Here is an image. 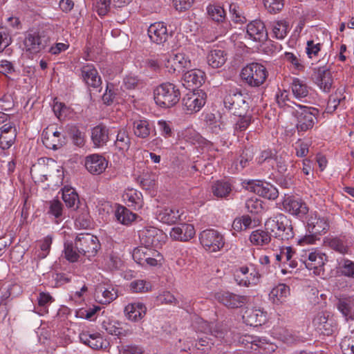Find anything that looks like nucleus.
<instances>
[{"instance_id":"1","label":"nucleus","mask_w":354,"mask_h":354,"mask_svg":"<svg viewBox=\"0 0 354 354\" xmlns=\"http://www.w3.org/2000/svg\"><path fill=\"white\" fill-rule=\"evenodd\" d=\"M265 228L270 231L274 238L282 241L287 242L295 236L292 221L283 214L268 218Z\"/></svg>"},{"instance_id":"2","label":"nucleus","mask_w":354,"mask_h":354,"mask_svg":"<svg viewBox=\"0 0 354 354\" xmlns=\"http://www.w3.org/2000/svg\"><path fill=\"white\" fill-rule=\"evenodd\" d=\"M153 98L157 106L162 109H169L177 104L180 99L179 88L170 82H165L153 90Z\"/></svg>"},{"instance_id":"3","label":"nucleus","mask_w":354,"mask_h":354,"mask_svg":"<svg viewBox=\"0 0 354 354\" xmlns=\"http://www.w3.org/2000/svg\"><path fill=\"white\" fill-rule=\"evenodd\" d=\"M248 97L237 88L230 89L224 97L223 103L233 115L243 116L249 110Z\"/></svg>"},{"instance_id":"4","label":"nucleus","mask_w":354,"mask_h":354,"mask_svg":"<svg viewBox=\"0 0 354 354\" xmlns=\"http://www.w3.org/2000/svg\"><path fill=\"white\" fill-rule=\"evenodd\" d=\"M268 72L266 68L259 63L253 62L243 67L241 72L242 80L252 87H259L266 80Z\"/></svg>"},{"instance_id":"5","label":"nucleus","mask_w":354,"mask_h":354,"mask_svg":"<svg viewBox=\"0 0 354 354\" xmlns=\"http://www.w3.org/2000/svg\"><path fill=\"white\" fill-rule=\"evenodd\" d=\"M326 259V255L319 250H302L299 254V268L304 266L307 269L313 270L315 274L319 275L324 272L323 267Z\"/></svg>"},{"instance_id":"6","label":"nucleus","mask_w":354,"mask_h":354,"mask_svg":"<svg viewBox=\"0 0 354 354\" xmlns=\"http://www.w3.org/2000/svg\"><path fill=\"white\" fill-rule=\"evenodd\" d=\"M49 41L48 30L43 28L32 29L26 34L24 46L27 51L35 54L44 50Z\"/></svg>"},{"instance_id":"7","label":"nucleus","mask_w":354,"mask_h":354,"mask_svg":"<svg viewBox=\"0 0 354 354\" xmlns=\"http://www.w3.org/2000/svg\"><path fill=\"white\" fill-rule=\"evenodd\" d=\"M75 244L78 252L88 259L94 257L100 248L97 237L91 234H78L75 238Z\"/></svg>"},{"instance_id":"8","label":"nucleus","mask_w":354,"mask_h":354,"mask_svg":"<svg viewBox=\"0 0 354 354\" xmlns=\"http://www.w3.org/2000/svg\"><path fill=\"white\" fill-rule=\"evenodd\" d=\"M307 230L310 234L306 236L300 242L306 243H313L319 239L317 236L326 234L329 230V223L326 218L317 216V215L310 216L307 222Z\"/></svg>"},{"instance_id":"9","label":"nucleus","mask_w":354,"mask_h":354,"mask_svg":"<svg viewBox=\"0 0 354 354\" xmlns=\"http://www.w3.org/2000/svg\"><path fill=\"white\" fill-rule=\"evenodd\" d=\"M299 110L296 112V128L299 134H301V133L306 132L313 127L319 111L313 107L301 105H299Z\"/></svg>"},{"instance_id":"10","label":"nucleus","mask_w":354,"mask_h":354,"mask_svg":"<svg viewBox=\"0 0 354 354\" xmlns=\"http://www.w3.org/2000/svg\"><path fill=\"white\" fill-rule=\"evenodd\" d=\"M139 237L142 245L147 248H160L165 242L166 234L154 227H146L140 231Z\"/></svg>"},{"instance_id":"11","label":"nucleus","mask_w":354,"mask_h":354,"mask_svg":"<svg viewBox=\"0 0 354 354\" xmlns=\"http://www.w3.org/2000/svg\"><path fill=\"white\" fill-rule=\"evenodd\" d=\"M199 240L203 248L211 252L220 250L224 245L223 235L213 229L205 230L201 232Z\"/></svg>"},{"instance_id":"12","label":"nucleus","mask_w":354,"mask_h":354,"mask_svg":"<svg viewBox=\"0 0 354 354\" xmlns=\"http://www.w3.org/2000/svg\"><path fill=\"white\" fill-rule=\"evenodd\" d=\"M313 325L319 333L327 336L333 335L337 329L336 322L327 311L318 313L313 319Z\"/></svg>"},{"instance_id":"13","label":"nucleus","mask_w":354,"mask_h":354,"mask_svg":"<svg viewBox=\"0 0 354 354\" xmlns=\"http://www.w3.org/2000/svg\"><path fill=\"white\" fill-rule=\"evenodd\" d=\"M260 274L253 266H242L234 272V279L238 285L248 287L258 283Z\"/></svg>"},{"instance_id":"14","label":"nucleus","mask_w":354,"mask_h":354,"mask_svg":"<svg viewBox=\"0 0 354 354\" xmlns=\"http://www.w3.org/2000/svg\"><path fill=\"white\" fill-rule=\"evenodd\" d=\"M206 102V93L189 91L182 99L183 109L187 114L199 111Z\"/></svg>"},{"instance_id":"15","label":"nucleus","mask_w":354,"mask_h":354,"mask_svg":"<svg viewBox=\"0 0 354 354\" xmlns=\"http://www.w3.org/2000/svg\"><path fill=\"white\" fill-rule=\"evenodd\" d=\"M324 243L326 246L341 254H348L353 245L351 237L345 234L326 237Z\"/></svg>"},{"instance_id":"16","label":"nucleus","mask_w":354,"mask_h":354,"mask_svg":"<svg viewBox=\"0 0 354 354\" xmlns=\"http://www.w3.org/2000/svg\"><path fill=\"white\" fill-rule=\"evenodd\" d=\"M313 71V80L315 84L322 91L329 93L334 83L330 70L326 66H323L315 68Z\"/></svg>"},{"instance_id":"17","label":"nucleus","mask_w":354,"mask_h":354,"mask_svg":"<svg viewBox=\"0 0 354 354\" xmlns=\"http://www.w3.org/2000/svg\"><path fill=\"white\" fill-rule=\"evenodd\" d=\"M215 299L228 308H241L249 300L248 296L237 295L229 291L217 292L215 295Z\"/></svg>"},{"instance_id":"18","label":"nucleus","mask_w":354,"mask_h":354,"mask_svg":"<svg viewBox=\"0 0 354 354\" xmlns=\"http://www.w3.org/2000/svg\"><path fill=\"white\" fill-rule=\"evenodd\" d=\"M95 300L101 304H108L118 297L117 287L104 284H98L94 294Z\"/></svg>"},{"instance_id":"19","label":"nucleus","mask_w":354,"mask_h":354,"mask_svg":"<svg viewBox=\"0 0 354 354\" xmlns=\"http://www.w3.org/2000/svg\"><path fill=\"white\" fill-rule=\"evenodd\" d=\"M150 41L156 44H163L169 37L166 24L162 21L151 24L147 30Z\"/></svg>"},{"instance_id":"20","label":"nucleus","mask_w":354,"mask_h":354,"mask_svg":"<svg viewBox=\"0 0 354 354\" xmlns=\"http://www.w3.org/2000/svg\"><path fill=\"white\" fill-rule=\"evenodd\" d=\"M283 208L288 213L299 218L304 217L308 212L306 204L299 198L289 196L283 202Z\"/></svg>"},{"instance_id":"21","label":"nucleus","mask_w":354,"mask_h":354,"mask_svg":"<svg viewBox=\"0 0 354 354\" xmlns=\"http://www.w3.org/2000/svg\"><path fill=\"white\" fill-rule=\"evenodd\" d=\"M108 166L106 158L99 154H92L86 157L85 167L87 171L93 175H98L105 171Z\"/></svg>"},{"instance_id":"22","label":"nucleus","mask_w":354,"mask_h":354,"mask_svg":"<svg viewBox=\"0 0 354 354\" xmlns=\"http://www.w3.org/2000/svg\"><path fill=\"white\" fill-rule=\"evenodd\" d=\"M242 342L245 344H250L251 349L258 351L259 353L261 354L272 353L277 348L274 344L268 342L265 339L250 335H245Z\"/></svg>"},{"instance_id":"23","label":"nucleus","mask_w":354,"mask_h":354,"mask_svg":"<svg viewBox=\"0 0 354 354\" xmlns=\"http://www.w3.org/2000/svg\"><path fill=\"white\" fill-rule=\"evenodd\" d=\"M81 77L85 84L94 88L102 84V80L97 71L93 64H84L81 68Z\"/></svg>"},{"instance_id":"24","label":"nucleus","mask_w":354,"mask_h":354,"mask_svg":"<svg viewBox=\"0 0 354 354\" xmlns=\"http://www.w3.org/2000/svg\"><path fill=\"white\" fill-rule=\"evenodd\" d=\"M243 320L250 326H261L267 321V312L261 308H248L243 315Z\"/></svg>"},{"instance_id":"25","label":"nucleus","mask_w":354,"mask_h":354,"mask_svg":"<svg viewBox=\"0 0 354 354\" xmlns=\"http://www.w3.org/2000/svg\"><path fill=\"white\" fill-rule=\"evenodd\" d=\"M17 138V129L13 123H7L0 128V148L8 149Z\"/></svg>"},{"instance_id":"26","label":"nucleus","mask_w":354,"mask_h":354,"mask_svg":"<svg viewBox=\"0 0 354 354\" xmlns=\"http://www.w3.org/2000/svg\"><path fill=\"white\" fill-rule=\"evenodd\" d=\"M79 337L81 342L89 346L92 349L99 350L104 347L106 348V346L104 345L106 341L103 339L100 333L83 331L80 334Z\"/></svg>"},{"instance_id":"27","label":"nucleus","mask_w":354,"mask_h":354,"mask_svg":"<svg viewBox=\"0 0 354 354\" xmlns=\"http://www.w3.org/2000/svg\"><path fill=\"white\" fill-rule=\"evenodd\" d=\"M247 34L255 41H263L268 38V32L265 24L261 20H254L247 26Z\"/></svg>"},{"instance_id":"28","label":"nucleus","mask_w":354,"mask_h":354,"mask_svg":"<svg viewBox=\"0 0 354 354\" xmlns=\"http://www.w3.org/2000/svg\"><path fill=\"white\" fill-rule=\"evenodd\" d=\"M204 73L198 69H191L183 75V84L191 90L201 86L204 82Z\"/></svg>"},{"instance_id":"29","label":"nucleus","mask_w":354,"mask_h":354,"mask_svg":"<svg viewBox=\"0 0 354 354\" xmlns=\"http://www.w3.org/2000/svg\"><path fill=\"white\" fill-rule=\"evenodd\" d=\"M197 330L205 334H209L211 336L218 338L220 340L224 339L227 334V330L219 324H209V322L201 319L198 322Z\"/></svg>"},{"instance_id":"30","label":"nucleus","mask_w":354,"mask_h":354,"mask_svg":"<svg viewBox=\"0 0 354 354\" xmlns=\"http://www.w3.org/2000/svg\"><path fill=\"white\" fill-rule=\"evenodd\" d=\"M195 235V230L191 224H181L174 227L170 232V236L175 241H187Z\"/></svg>"},{"instance_id":"31","label":"nucleus","mask_w":354,"mask_h":354,"mask_svg":"<svg viewBox=\"0 0 354 354\" xmlns=\"http://www.w3.org/2000/svg\"><path fill=\"white\" fill-rule=\"evenodd\" d=\"M133 134L139 138H147L152 132L155 131L154 126L149 120L142 118L133 122Z\"/></svg>"},{"instance_id":"32","label":"nucleus","mask_w":354,"mask_h":354,"mask_svg":"<svg viewBox=\"0 0 354 354\" xmlns=\"http://www.w3.org/2000/svg\"><path fill=\"white\" fill-rule=\"evenodd\" d=\"M289 295V286L284 283H279L271 290L269 299L274 304L281 305L286 301Z\"/></svg>"},{"instance_id":"33","label":"nucleus","mask_w":354,"mask_h":354,"mask_svg":"<svg viewBox=\"0 0 354 354\" xmlns=\"http://www.w3.org/2000/svg\"><path fill=\"white\" fill-rule=\"evenodd\" d=\"M147 308L141 302L129 304L124 308V313L127 318L133 322H138L143 318L146 314Z\"/></svg>"},{"instance_id":"34","label":"nucleus","mask_w":354,"mask_h":354,"mask_svg":"<svg viewBox=\"0 0 354 354\" xmlns=\"http://www.w3.org/2000/svg\"><path fill=\"white\" fill-rule=\"evenodd\" d=\"M109 129L103 124L95 126L91 129V140L97 147H103L109 140Z\"/></svg>"},{"instance_id":"35","label":"nucleus","mask_w":354,"mask_h":354,"mask_svg":"<svg viewBox=\"0 0 354 354\" xmlns=\"http://www.w3.org/2000/svg\"><path fill=\"white\" fill-rule=\"evenodd\" d=\"M183 212L176 207H167L160 210L158 214L157 218L161 222L172 225L178 221H181Z\"/></svg>"},{"instance_id":"36","label":"nucleus","mask_w":354,"mask_h":354,"mask_svg":"<svg viewBox=\"0 0 354 354\" xmlns=\"http://www.w3.org/2000/svg\"><path fill=\"white\" fill-rule=\"evenodd\" d=\"M323 46L324 41L315 35L307 41L305 52L309 59H317L320 55Z\"/></svg>"},{"instance_id":"37","label":"nucleus","mask_w":354,"mask_h":354,"mask_svg":"<svg viewBox=\"0 0 354 354\" xmlns=\"http://www.w3.org/2000/svg\"><path fill=\"white\" fill-rule=\"evenodd\" d=\"M283 265L295 269L299 266V255H297L295 251L290 246H282L280 248Z\"/></svg>"},{"instance_id":"38","label":"nucleus","mask_w":354,"mask_h":354,"mask_svg":"<svg viewBox=\"0 0 354 354\" xmlns=\"http://www.w3.org/2000/svg\"><path fill=\"white\" fill-rule=\"evenodd\" d=\"M232 190V184L226 180L215 181L212 185L213 195L218 198H226Z\"/></svg>"},{"instance_id":"39","label":"nucleus","mask_w":354,"mask_h":354,"mask_svg":"<svg viewBox=\"0 0 354 354\" xmlns=\"http://www.w3.org/2000/svg\"><path fill=\"white\" fill-rule=\"evenodd\" d=\"M253 158L254 153L252 150L250 149L243 150L242 153L232 165V172L236 173L242 171L244 168L249 166Z\"/></svg>"},{"instance_id":"40","label":"nucleus","mask_w":354,"mask_h":354,"mask_svg":"<svg viewBox=\"0 0 354 354\" xmlns=\"http://www.w3.org/2000/svg\"><path fill=\"white\" fill-rule=\"evenodd\" d=\"M66 133L70 136L74 145L83 147L86 142L85 133L81 131L75 124H67L65 127Z\"/></svg>"},{"instance_id":"41","label":"nucleus","mask_w":354,"mask_h":354,"mask_svg":"<svg viewBox=\"0 0 354 354\" xmlns=\"http://www.w3.org/2000/svg\"><path fill=\"white\" fill-rule=\"evenodd\" d=\"M272 239V234L266 228L256 230L250 234V241L256 246H263L268 245Z\"/></svg>"},{"instance_id":"42","label":"nucleus","mask_w":354,"mask_h":354,"mask_svg":"<svg viewBox=\"0 0 354 354\" xmlns=\"http://www.w3.org/2000/svg\"><path fill=\"white\" fill-rule=\"evenodd\" d=\"M207 60L209 66L213 68H218L225 63L227 54L223 50L213 49L207 55Z\"/></svg>"},{"instance_id":"43","label":"nucleus","mask_w":354,"mask_h":354,"mask_svg":"<svg viewBox=\"0 0 354 354\" xmlns=\"http://www.w3.org/2000/svg\"><path fill=\"white\" fill-rule=\"evenodd\" d=\"M254 192L260 196L269 200H274L279 196L277 189L268 183H261V185L258 184L254 187Z\"/></svg>"},{"instance_id":"44","label":"nucleus","mask_w":354,"mask_h":354,"mask_svg":"<svg viewBox=\"0 0 354 354\" xmlns=\"http://www.w3.org/2000/svg\"><path fill=\"white\" fill-rule=\"evenodd\" d=\"M131 138L129 132L125 129H121L118 131L116 139L114 142L115 147L121 152L127 151L131 146Z\"/></svg>"},{"instance_id":"45","label":"nucleus","mask_w":354,"mask_h":354,"mask_svg":"<svg viewBox=\"0 0 354 354\" xmlns=\"http://www.w3.org/2000/svg\"><path fill=\"white\" fill-rule=\"evenodd\" d=\"M354 307V297L339 299L337 304V309L346 319H353V308Z\"/></svg>"},{"instance_id":"46","label":"nucleus","mask_w":354,"mask_h":354,"mask_svg":"<svg viewBox=\"0 0 354 354\" xmlns=\"http://www.w3.org/2000/svg\"><path fill=\"white\" fill-rule=\"evenodd\" d=\"M37 306L35 308L37 313L44 315L48 313V306L55 301V299L48 292H41L37 296Z\"/></svg>"},{"instance_id":"47","label":"nucleus","mask_w":354,"mask_h":354,"mask_svg":"<svg viewBox=\"0 0 354 354\" xmlns=\"http://www.w3.org/2000/svg\"><path fill=\"white\" fill-rule=\"evenodd\" d=\"M47 214L56 219V223L63 219V205L58 200H52L46 203Z\"/></svg>"},{"instance_id":"48","label":"nucleus","mask_w":354,"mask_h":354,"mask_svg":"<svg viewBox=\"0 0 354 354\" xmlns=\"http://www.w3.org/2000/svg\"><path fill=\"white\" fill-rule=\"evenodd\" d=\"M117 221L124 225H129L135 221L136 214L124 206H119L115 213Z\"/></svg>"},{"instance_id":"49","label":"nucleus","mask_w":354,"mask_h":354,"mask_svg":"<svg viewBox=\"0 0 354 354\" xmlns=\"http://www.w3.org/2000/svg\"><path fill=\"white\" fill-rule=\"evenodd\" d=\"M291 89L294 96L299 100L307 97L309 93V87L304 81L298 78L293 79Z\"/></svg>"},{"instance_id":"50","label":"nucleus","mask_w":354,"mask_h":354,"mask_svg":"<svg viewBox=\"0 0 354 354\" xmlns=\"http://www.w3.org/2000/svg\"><path fill=\"white\" fill-rule=\"evenodd\" d=\"M273 36L278 39H283L289 32V24L285 20L275 21L270 24Z\"/></svg>"},{"instance_id":"51","label":"nucleus","mask_w":354,"mask_h":354,"mask_svg":"<svg viewBox=\"0 0 354 354\" xmlns=\"http://www.w3.org/2000/svg\"><path fill=\"white\" fill-rule=\"evenodd\" d=\"M140 192L136 189H129L125 194V199L128 201V205L134 209H139L142 207V197Z\"/></svg>"},{"instance_id":"52","label":"nucleus","mask_w":354,"mask_h":354,"mask_svg":"<svg viewBox=\"0 0 354 354\" xmlns=\"http://www.w3.org/2000/svg\"><path fill=\"white\" fill-rule=\"evenodd\" d=\"M345 100V96L341 90H337L335 93L330 95L327 102L325 111L328 113H334L338 106L341 105Z\"/></svg>"},{"instance_id":"53","label":"nucleus","mask_w":354,"mask_h":354,"mask_svg":"<svg viewBox=\"0 0 354 354\" xmlns=\"http://www.w3.org/2000/svg\"><path fill=\"white\" fill-rule=\"evenodd\" d=\"M62 199L68 207L77 208L79 203V196L75 189L64 187L62 189Z\"/></svg>"},{"instance_id":"54","label":"nucleus","mask_w":354,"mask_h":354,"mask_svg":"<svg viewBox=\"0 0 354 354\" xmlns=\"http://www.w3.org/2000/svg\"><path fill=\"white\" fill-rule=\"evenodd\" d=\"M64 258L71 263L78 261L81 255L75 247V243L71 241H66L64 244Z\"/></svg>"},{"instance_id":"55","label":"nucleus","mask_w":354,"mask_h":354,"mask_svg":"<svg viewBox=\"0 0 354 354\" xmlns=\"http://www.w3.org/2000/svg\"><path fill=\"white\" fill-rule=\"evenodd\" d=\"M150 253H157L156 250H152L150 248L140 246L133 250L132 257L133 260L138 264L144 266Z\"/></svg>"},{"instance_id":"56","label":"nucleus","mask_w":354,"mask_h":354,"mask_svg":"<svg viewBox=\"0 0 354 354\" xmlns=\"http://www.w3.org/2000/svg\"><path fill=\"white\" fill-rule=\"evenodd\" d=\"M43 143L48 149L56 150L66 145L67 140L66 136L53 139L52 136L48 135V132L43 134Z\"/></svg>"},{"instance_id":"57","label":"nucleus","mask_w":354,"mask_h":354,"mask_svg":"<svg viewBox=\"0 0 354 354\" xmlns=\"http://www.w3.org/2000/svg\"><path fill=\"white\" fill-rule=\"evenodd\" d=\"M171 62H173V63L176 65L178 72L192 67L190 59L184 53L172 54Z\"/></svg>"},{"instance_id":"58","label":"nucleus","mask_w":354,"mask_h":354,"mask_svg":"<svg viewBox=\"0 0 354 354\" xmlns=\"http://www.w3.org/2000/svg\"><path fill=\"white\" fill-rule=\"evenodd\" d=\"M252 218L248 215H243L241 217L236 218L232 223V228L236 232L246 230L251 227Z\"/></svg>"},{"instance_id":"59","label":"nucleus","mask_w":354,"mask_h":354,"mask_svg":"<svg viewBox=\"0 0 354 354\" xmlns=\"http://www.w3.org/2000/svg\"><path fill=\"white\" fill-rule=\"evenodd\" d=\"M207 12L209 17L215 21L224 22L225 19V11L220 6L210 5L207 7Z\"/></svg>"},{"instance_id":"60","label":"nucleus","mask_w":354,"mask_h":354,"mask_svg":"<svg viewBox=\"0 0 354 354\" xmlns=\"http://www.w3.org/2000/svg\"><path fill=\"white\" fill-rule=\"evenodd\" d=\"M229 10L232 19L235 23L243 24L246 22V18L243 15L242 10L237 3H230L229 6Z\"/></svg>"},{"instance_id":"61","label":"nucleus","mask_w":354,"mask_h":354,"mask_svg":"<svg viewBox=\"0 0 354 354\" xmlns=\"http://www.w3.org/2000/svg\"><path fill=\"white\" fill-rule=\"evenodd\" d=\"M130 288L134 292H146L151 290V284L145 280H135L131 282Z\"/></svg>"},{"instance_id":"62","label":"nucleus","mask_w":354,"mask_h":354,"mask_svg":"<svg viewBox=\"0 0 354 354\" xmlns=\"http://www.w3.org/2000/svg\"><path fill=\"white\" fill-rule=\"evenodd\" d=\"M264 6L270 13L279 12L284 6V0H263Z\"/></svg>"},{"instance_id":"63","label":"nucleus","mask_w":354,"mask_h":354,"mask_svg":"<svg viewBox=\"0 0 354 354\" xmlns=\"http://www.w3.org/2000/svg\"><path fill=\"white\" fill-rule=\"evenodd\" d=\"M239 119L235 123L234 129V131L242 132L245 131L252 122V115H243V116H238Z\"/></svg>"},{"instance_id":"64","label":"nucleus","mask_w":354,"mask_h":354,"mask_svg":"<svg viewBox=\"0 0 354 354\" xmlns=\"http://www.w3.org/2000/svg\"><path fill=\"white\" fill-rule=\"evenodd\" d=\"M277 334L280 340L288 344H292L297 340V337L286 328L279 329Z\"/></svg>"}]
</instances>
